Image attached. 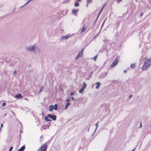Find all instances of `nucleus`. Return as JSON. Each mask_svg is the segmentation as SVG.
Instances as JSON below:
<instances>
[{"label":"nucleus","instance_id":"obj_22","mask_svg":"<svg viewBox=\"0 0 151 151\" xmlns=\"http://www.w3.org/2000/svg\"><path fill=\"white\" fill-rule=\"evenodd\" d=\"M97 55H96V56H95L93 58V60H95V61H96V59H97Z\"/></svg>","mask_w":151,"mask_h":151},{"label":"nucleus","instance_id":"obj_24","mask_svg":"<svg viewBox=\"0 0 151 151\" xmlns=\"http://www.w3.org/2000/svg\"><path fill=\"white\" fill-rule=\"evenodd\" d=\"M43 89H44L43 87L42 86L40 88V90L39 91V92H40L41 91H42L43 90Z\"/></svg>","mask_w":151,"mask_h":151},{"label":"nucleus","instance_id":"obj_2","mask_svg":"<svg viewBox=\"0 0 151 151\" xmlns=\"http://www.w3.org/2000/svg\"><path fill=\"white\" fill-rule=\"evenodd\" d=\"M35 46L36 45L35 44L32 45L26 46L25 48L26 50L28 51L34 52L35 51Z\"/></svg>","mask_w":151,"mask_h":151},{"label":"nucleus","instance_id":"obj_4","mask_svg":"<svg viewBox=\"0 0 151 151\" xmlns=\"http://www.w3.org/2000/svg\"><path fill=\"white\" fill-rule=\"evenodd\" d=\"M47 145H44L42 146L37 151H46L47 149Z\"/></svg>","mask_w":151,"mask_h":151},{"label":"nucleus","instance_id":"obj_5","mask_svg":"<svg viewBox=\"0 0 151 151\" xmlns=\"http://www.w3.org/2000/svg\"><path fill=\"white\" fill-rule=\"evenodd\" d=\"M83 50H82L81 51L78 53V55L76 56L75 59L76 60H78L79 58L82 57L83 54Z\"/></svg>","mask_w":151,"mask_h":151},{"label":"nucleus","instance_id":"obj_26","mask_svg":"<svg viewBox=\"0 0 151 151\" xmlns=\"http://www.w3.org/2000/svg\"><path fill=\"white\" fill-rule=\"evenodd\" d=\"M103 74L104 75V77H105L107 73L106 72H104L103 73Z\"/></svg>","mask_w":151,"mask_h":151},{"label":"nucleus","instance_id":"obj_29","mask_svg":"<svg viewBox=\"0 0 151 151\" xmlns=\"http://www.w3.org/2000/svg\"><path fill=\"white\" fill-rule=\"evenodd\" d=\"M12 148H13L12 147H11L10 148L9 150V151H11L12 150Z\"/></svg>","mask_w":151,"mask_h":151},{"label":"nucleus","instance_id":"obj_27","mask_svg":"<svg viewBox=\"0 0 151 151\" xmlns=\"http://www.w3.org/2000/svg\"><path fill=\"white\" fill-rule=\"evenodd\" d=\"M70 99H67L66 100V101H67V102H69L70 101Z\"/></svg>","mask_w":151,"mask_h":151},{"label":"nucleus","instance_id":"obj_11","mask_svg":"<svg viewBox=\"0 0 151 151\" xmlns=\"http://www.w3.org/2000/svg\"><path fill=\"white\" fill-rule=\"evenodd\" d=\"M96 89H98L99 88V87L100 86L101 83H100L99 82H97L96 83Z\"/></svg>","mask_w":151,"mask_h":151},{"label":"nucleus","instance_id":"obj_32","mask_svg":"<svg viewBox=\"0 0 151 151\" xmlns=\"http://www.w3.org/2000/svg\"><path fill=\"white\" fill-rule=\"evenodd\" d=\"M71 99H72V100H73V101H74V100H75L74 98L73 97H72L71 98Z\"/></svg>","mask_w":151,"mask_h":151},{"label":"nucleus","instance_id":"obj_34","mask_svg":"<svg viewBox=\"0 0 151 151\" xmlns=\"http://www.w3.org/2000/svg\"><path fill=\"white\" fill-rule=\"evenodd\" d=\"M25 99V100H27V101H29V100H28V99H27V98H25V99Z\"/></svg>","mask_w":151,"mask_h":151},{"label":"nucleus","instance_id":"obj_7","mask_svg":"<svg viewBox=\"0 0 151 151\" xmlns=\"http://www.w3.org/2000/svg\"><path fill=\"white\" fill-rule=\"evenodd\" d=\"M48 117L49 118L52 119L53 121H55L56 120V116L55 115H52L50 114H48Z\"/></svg>","mask_w":151,"mask_h":151},{"label":"nucleus","instance_id":"obj_20","mask_svg":"<svg viewBox=\"0 0 151 151\" xmlns=\"http://www.w3.org/2000/svg\"><path fill=\"white\" fill-rule=\"evenodd\" d=\"M75 93V91L72 92L70 93V96H73V95H74Z\"/></svg>","mask_w":151,"mask_h":151},{"label":"nucleus","instance_id":"obj_12","mask_svg":"<svg viewBox=\"0 0 151 151\" xmlns=\"http://www.w3.org/2000/svg\"><path fill=\"white\" fill-rule=\"evenodd\" d=\"M15 98L17 99L20 98L22 97V95L21 94H19L15 96Z\"/></svg>","mask_w":151,"mask_h":151},{"label":"nucleus","instance_id":"obj_42","mask_svg":"<svg viewBox=\"0 0 151 151\" xmlns=\"http://www.w3.org/2000/svg\"><path fill=\"white\" fill-rule=\"evenodd\" d=\"M81 0H77V1L80 2Z\"/></svg>","mask_w":151,"mask_h":151},{"label":"nucleus","instance_id":"obj_3","mask_svg":"<svg viewBox=\"0 0 151 151\" xmlns=\"http://www.w3.org/2000/svg\"><path fill=\"white\" fill-rule=\"evenodd\" d=\"M49 107V111H52L53 109L55 110H57L58 106L57 104H55L54 106L53 105H50Z\"/></svg>","mask_w":151,"mask_h":151},{"label":"nucleus","instance_id":"obj_48","mask_svg":"<svg viewBox=\"0 0 151 151\" xmlns=\"http://www.w3.org/2000/svg\"><path fill=\"white\" fill-rule=\"evenodd\" d=\"M43 113H42V115H43Z\"/></svg>","mask_w":151,"mask_h":151},{"label":"nucleus","instance_id":"obj_49","mask_svg":"<svg viewBox=\"0 0 151 151\" xmlns=\"http://www.w3.org/2000/svg\"><path fill=\"white\" fill-rule=\"evenodd\" d=\"M43 113H42V115H43Z\"/></svg>","mask_w":151,"mask_h":151},{"label":"nucleus","instance_id":"obj_17","mask_svg":"<svg viewBox=\"0 0 151 151\" xmlns=\"http://www.w3.org/2000/svg\"><path fill=\"white\" fill-rule=\"evenodd\" d=\"M84 90L81 88L79 90V92L80 93H82L84 92Z\"/></svg>","mask_w":151,"mask_h":151},{"label":"nucleus","instance_id":"obj_6","mask_svg":"<svg viewBox=\"0 0 151 151\" xmlns=\"http://www.w3.org/2000/svg\"><path fill=\"white\" fill-rule=\"evenodd\" d=\"M118 62V59L117 58H116L114 61L112 63L111 65V68H113L115 67L117 64Z\"/></svg>","mask_w":151,"mask_h":151},{"label":"nucleus","instance_id":"obj_23","mask_svg":"<svg viewBox=\"0 0 151 151\" xmlns=\"http://www.w3.org/2000/svg\"><path fill=\"white\" fill-rule=\"evenodd\" d=\"M92 2V0H87V3L88 4H89Z\"/></svg>","mask_w":151,"mask_h":151},{"label":"nucleus","instance_id":"obj_13","mask_svg":"<svg viewBox=\"0 0 151 151\" xmlns=\"http://www.w3.org/2000/svg\"><path fill=\"white\" fill-rule=\"evenodd\" d=\"M87 84L84 82L83 83V86L82 87V88L84 90L86 88L87 86Z\"/></svg>","mask_w":151,"mask_h":151},{"label":"nucleus","instance_id":"obj_28","mask_svg":"<svg viewBox=\"0 0 151 151\" xmlns=\"http://www.w3.org/2000/svg\"><path fill=\"white\" fill-rule=\"evenodd\" d=\"M104 6H103L102 7V8L101 9V10H100V12H102V11L103 10V9L104 8Z\"/></svg>","mask_w":151,"mask_h":151},{"label":"nucleus","instance_id":"obj_9","mask_svg":"<svg viewBox=\"0 0 151 151\" xmlns=\"http://www.w3.org/2000/svg\"><path fill=\"white\" fill-rule=\"evenodd\" d=\"M69 35H67L65 36H63L61 37V39L62 40H67L69 37Z\"/></svg>","mask_w":151,"mask_h":151},{"label":"nucleus","instance_id":"obj_30","mask_svg":"<svg viewBox=\"0 0 151 151\" xmlns=\"http://www.w3.org/2000/svg\"><path fill=\"white\" fill-rule=\"evenodd\" d=\"M6 103L5 102H4L2 104V106H4L6 105Z\"/></svg>","mask_w":151,"mask_h":151},{"label":"nucleus","instance_id":"obj_47","mask_svg":"<svg viewBox=\"0 0 151 151\" xmlns=\"http://www.w3.org/2000/svg\"><path fill=\"white\" fill-rule=\"evenodd\" d=\"M103 24H102V26H103Z\"/></svg>","mask_w":151,"mask_h":151},{"label":"nucleus","instance_id":"obj_19","mask_svg":"<svg viewBox=\"0 0 151 151\" xmlns=\"http://www.w3.org/2000/svg\"><path fill=\"white\" fill-rule=\"evenodd\" d=\"M135 65L134 64H132L130 65V67L132 68H134L135 67Z\"/></svg>","mask_w":151,"mask_h":151},{"label":"nucleus","instance_id":"obj_43","mask_svg":"<svg viewBox=\"0 0 151 151\" xmlns=\"http://www.w3.org/2000/svg\"><path fill=\"white\" fill-rule=\"evenodd\" d=\"M2 129H1V128H0V132H1V131Z\"/></svg>","mask_w":151,"mask_h":151},{"label":"nucleus","instance_id":"obj_18","mask_svg":"<svg viewBox=\"0 0 151 151\" xmlns=\"http://www.w3.org/2000/svg\"><path fill=\"white\" fill-rule=\"evenodd\" d=\"M86 29H87V28L85 27V25H84L82 28L81 32H84Z\"/></svg>","mask_w":151,"mask_h":151},{"label":"nucleus","instance_id":"obj_41","mask_svg":"<svg viewBox=\"0 0 151 151\" xmlns=\"http://www.w3.org/2000/svg\"><path fill=\"white\" fill-rule=\"evenodd\" d=\"M12 113H13V114L14 115H15V114H14V112L13 111H12Z\"/></svg>","mask_w":151,"mask_h":151},{"label":"nucleus","instance_id":"obj_31","mask_svg":"<svg viewBox=\"0 0 151 151\" xmlns=\"http://www.w3.org/2000/svg\"><path fill=\"white\" fill-rule=\"evenodd\" d=\"M142 127V123L141 122V123H140V124L139 127L140 128H141Z\"/></svg>","mask_w":151,"mask_h":151},{"label":"nucleus","instance_id":"obj_33","mask_svg":"<svg viewBox=\"0 0 151 151\" xmlns=\"http://www.w3.org/2000/svg\"><path fill=\"white\" fill-rule=\"evenodd\" d=\"M124 72L125 73H126L127 72V70H124Z\"/></svg>","mask_w":151,"mask_h":151},{"label":"nucleus","instance_id":"obj_10","mask_svg":"<svg viewBox=\"0 0 151 151\" xmlns=\"http://www.w3.org/2000/svg\"><path fill=\"white\" fill-rule=\"evenodd\" d=\"M50 124H48L45 125L43 126L42 128L43 129H47L49 128V127H50Z\"/></svg>","mask_w":151,"mask_h":151},{"label":"nucleus","instance_id":"obj_44","mask_svg":"<svg viewBox=\"0 0 151 151\" xmlns=\"http://www.w3.org/2000/svg\"><path fill=\"white\" fill-rule=\"evenodd\" d=\"M135 149H134L132 151H134L135 150Z\"/></svg>","mask_w":151,"mask_h":151},{"label":"nucleus","instance_id":"obj_36","mask_svg":"<svg viewBox=\"0 0 151 151\" xmlns=\"http://www.w3.org/2000/svg\"><path fill=\"white\" fill-rule=\"evenodd\" d=\"M122 0H120L119 1H118V0H117V2H118V3H119V2H120Z\"/></svg>","mask_w":151,"mask_h":151},{"label":"nucleus","instance_id":"obj_37","mask_svg":"<svg viewBox=\"0 0 151 151\" xmlns=\"http://www.w3.org/2000/svg\"><path fill=\"white\" fill-rule=\"evenodd\" d=\"M132 95H130L129 96V98H131L132 97Z\"/></svg>","mask_w":151,"mask_h":151},{"label":"nucleus","instance_id":"obj_8","mask_svg":"<svg viewBox=\"0 0 151 151\" xmlns=\"http://www.w3.org/2000/svg\"><path fill=\"white\" fill-rule=\"evenodd\" d=\"M79 9H73L72 10V13L73 14L76 16L77 15V13Z\"/></svg>","mask_w":151,"mask_h":151},{"label":"nucleus","instance_id":"obj_45","mask_svg":"<svg viewBox=\"0 0 151 151\" xmlns=\"http://www.w3.org/2000/svg\"><path fill=\"white\" fill-rule=\"evenodd\" d=\"M142 57H141V58H140V59H142Z\"/></svg>","mask_w":151,"mask_h":151},{"label":"nucleus","instance_id":"obj_14","mask_svg":"<svg viewBox=\"0 0 151 151\" xmlns=\"http://www.w3.org/2000/svg\"><path fill=\"white\" fill-rule=\"evenodd\" d=\"M70 105L69 102H67V103L65 106V109L66 110L67 109L68 106H70Z\"/></svg>","mask_w":151,"mask_h":151},{"label":"nucleus","instance_id":"obj_35","mask_svg":"<svg viewBox=\"0 0 151 151\" xmlns=\"http://www.w3.org/2000/svg\"><path fill=\"white\" fill-rule=\"evenodd\" d=\"M3 127V124H1V128L2 127Z\"/></svg>","mask_w":151,"mask_h":151},{"label":"nucleus","instance_id":"obj_25","mask_svg":"<svg viewBox=\"0 0 151 151\" xmlns=\"http://www.w3.org/2000/svg\"><path fill=\"white\" fill-rule=\"evenodd\" d=\"M98 122L97 124H96V129H95V132H96V130L97 129L98 127Z\"/></svg>","mask_w":151,"mask_h":151},{"label":"nucleus","instance_id":"obj_21","mask_svg":"<svg viewBox=\"0 0 151 151\" xmlns=\"http://www.w3.org/2000/svg\"><path fill=\"white\" fill-rule=\"evenodd\" d=\"M79 4L78 3L76 2L75 4L74 5L75 6L77 7L79 6Z\"/></svg>","mask_w":151,"mask_h":151},{"label":"nucleus","instance_id":"obj_40","mask_svg":"<svg viewBox=\"0 0 151 151\" xmlns=\"http://www.w3.org/2000/svg\"><path fill=\"white\" fill-rule=\"evenodd\" d=\"M101 12H100L99 13V14L98 15V17L99 16V15L100 14H101Z\"/></svg>","mask_w":151,"mask_h":151},{"label":"nucleus","instance_id":"obj_1","mask_svg":"<svg viewBox=\"0 0 151 151\" xmlns=\"http://www.w3.org/2000/svg\"><path fill=\"white\" fill-rule=\"evenodd\" d=\"M151 65V58L149 59L146 58L145 61L142 68V70H145Z\"/></svg>","mask_w":151,"mask_h":151},{"label":"nucleus","instance_id":"obj_39","mask_svg":"<svg viewBox=\"0 0 151 151\" xmlns=\"http://www.w3.org/2000/svg\"><path fill=\"white\" fill-rule=\"evenodd\" d=\"M143 13H141V14H140V15H141V16H142L143 15Z\"/></svg>","mask_w":151,"mask_h":151},{"label":"nucleus","instance_id":"obj_38","mask_svg":"<svg viewBox=\"0 0 151 151\" xmlns=\"http://www.w3.org/2000/svg\"><path fill=\"white\" fill-rule=\"evenodd\" d=\"M105 20H106V19H105L104 20V22H103V24H103V25H104V22H105Z\"/></svg>","mask_w":151,"mask_h":151},{"label":"nucleus","instance_id":"obj_46","mask_svg":"<svg viewBox=\"0 0 151 151\" xmlns=\"http://www.w3.org/2000/svg\"><path fill=\"white\" fill-rule=\"evenodd\" d=\"M6 114H4V116H6Z\"/></svg>","mask_w":151,"mask_h":151},{"label":"nucleus","instance_id":"obj_16","mask_svg":"<svg viewBox=\"0 0 151 151\" xmlns=\"http://www.w3.org/2000/svg\"><path fill=\"white\" fill-rule=\"evenodd\" d=\"M48 118H49L48 117L47 115V117H46L45 118V119L46 121L51 122V120L50 119H49Z\"/></svg>","mask_w":151,"mask_h":151},{"label":"nucleus","instance_id":"obj_15","mask_svg":"<svg viewBox=\"0 0 151 151\" xmlns=\"http://www.w3.org/2000/svg\"><path fill=\"white\" fill-rule=\"evenodd\" d=\"M25 147L24 146H22L21 148H20L18 151H23L25 149Z\"/></svg>","mask_w":151,"mask_h":151}]
</instances>
